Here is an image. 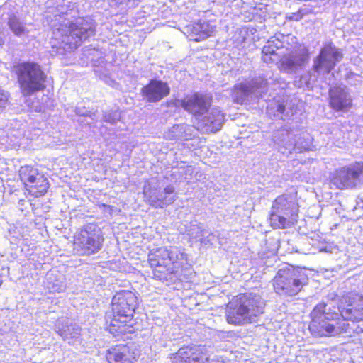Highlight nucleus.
I'll use <instances>...</instances> for the list:
<instances>
[{
    "instance_id": "28",
    "label": "nucleus",
    "mask_w": 363,
    "mask_h": 363,
    "mask_svg": "<svg viewBox=\"0 0 363 363\" xmlns=\"http://www.w3.org/2000/svg\"><path fill=\"white\" fill-rule=\"evenodd\" d=\"M190 129L186 125H176L169 130L166 137L169 140H188L186 132Z\"/></svg>"
},
{
    "instance_id": "26",
    "label": "nucleus",
    "mask_w": 363,
    "mask_h": 363,
    "mask_svg": "<svg viewBox=\"0 0 363 363\" xmlns=\"http://www.w3.org/2000/svg\"><path fill=\"white\" fill-rule=\"evenodd\" d=\"M38 170L31 166H23L19 169V176L21 182L24 184L28 189L31 184L35 183V181L40 176Z\"/></svg>"
},
{
    "instance_id": "29",
    "label": "nucleus",
    "mask_w": 363,
    "mask_h": 363,
    "mask_svg": "<svg viewBox=\"0 0 363 363\" xmlns=\"http://www.w3.org/2000/svg\"><path fill=\"white\" fill-rule=\"evenodd\" d=\"M163 252L164 256H167V268L172 267V265L184 259V254L176 247H165Z\"/></svg>"
},
{
    "instance_id": "34",
    "label": "nucleus",
    "mask_w": 363,
    "mask_h": 363,
    "mask_svg": "<svg viewBox=\"0 0 363 363\" xmlns=\"http://www.w3.org/2000/svg\"><path fill=\"white\" fill-rule=\"evenodd\" d=\"M112 1L115 2L116 4H126L128 5L129 4H131L130 6H135L137 4L135 2L140 1L141 0H111Z\"/></svg>"
},
{
    "instance_id": "3",
    "label": "nucleus",
    "mask_w": 363,
    "mask_h": 363,
    "mask_svg": "<svg viewBox=\"0 0 363 363\" xmlns=\"http://www.w3.org/2000/svg\"><path fill=\"white\" fill-rule=\"evenodd\" d=\"M95 23L84 19H78L75 23L64 21L53 30V38L61 44L69 45L71 50L77 48L81 43L94 35Z\"/></svg>"
},
{
    "instance_id": "8",
    "label": "nucleus",
    "mask_w": 363,
    "mask_h": 363,
    "mask_svg": "<svg viewBox=\"0 0 363 363\" xmlns=\"http://www.w3.org/2000/svg\"><path fill=\"white\" fill-rule=\"evenodd\" d=\"M103 242L100 230L95 225L88 224L75 236L74 250L79 255H90L101 250Z\"/></svg>"
},
{
    "instance_id": "13",
    "label": "nucleus",
    "mask_w": 363,
    "mask_h": 363,
    "mask_svg": "<svg viewBox=\"0 0 363 363\" xmlns=\"http://www.w3.org/2000/svg\"><path fill=\"white\" fill-rule=\"evenodd\" d=\"M280 60L281 70L294 73L301 69L308 60L307 50L301 46L294 48L287 53H283Z\"/></svg>"
},
{
    "instance_id": "6",
    "label": "nucleus",
    "mask_w": 363,
    "mask_h": 363,
    "mask_svg": "<svg viewBox=\"0 0 363 363\" xmlns=\"http://www.w3.org/2000/svg\"><path fill=\"white\" fill-rule=\"evenodd\" d=\"M298 205L293 196L282 194L273 201L269 223L274 229L291 227L297 221Z\"/></svg>"
},
{
    "instance_id": "37",
    "label": "nucleus",
    "mask_w": 363,
    "mask_h": 363,
    "mask_svg": "<svg viewBox=\"0 0 363 363\" xmlns=\"http://www.w3.org/2000/svg\"><path fill=\"white\" fill-rule=\"evenodd\" d=\"M65 289V286L63 285H60V286H53V290L54 291H56L57 292H60V291H64Z\"/></svg>"
},
{
    "instance_id": "24",
    "label": "nucleus",
    "mask_w": 363,
    "mask_h": 363,
    "mask_svg": "<svg viewBox=\"0 0 363 363\" xmlns=\"http://www.w3.org/2000/svg\"><path fill=\"white\" fill-rule=\"evenodd\" d=\"M288 36H285L283 34H276L274 36L270 38L264 46L262 48V53H271V54H280V56L283 55L282 52L279 51L284 48V44L286 41V38Z\"/></svg>"
},
{
    "instance_id": "14",
    "label": "nucleus",
    "mask_w": 363,
    "mask_h": 363,
    "mask_svg": "<svg viewBox=\"0 0 363 363\" xmlns=\"http://www.w3.org/2000/svg\"><path fill=\"white\" fill-rule=\"evenodd\" d=\"M209 359L206 349L200 346L182 347L171 357L172 363H208Z\"/></svg>"
},
{
    "instance_id": "17",
    "label": "nucleus",
    "mask_w": 363,
    "mask_h": 363,
    "mask_svg": "<svg viewBox=\"0 0 363 363\" xmlns=\"http://www.w3.org/2000/svg\"><path fill=\"white\" fill-rule=\"evenodd\" d=\"M170 87L167 82L160 79H151L141 89V94L147 102L156 103L167 96Z\"/></svg>"
},
{
    "instance_id": "7",
    "label": "nucleus",
    "mask_w": 363,
    "mask_h": 363,
    "mask_svg": "<svg viewBox=\"0 0 363 363\" xmlns=\"http://www.w3.org/2000/svg\"><path fill=\"white\" fill-rule=\"evenodd\" d=\"M307 283L308 277L304 272L289 265L279 269L273 279L275 291L289 296L296 295Z\"/></svg>"
},
{
    "instance_id": "18",
    "label": "nucleus",
    "mask_w": 363,
    "mask_h": 363,
    "mask_svg": "<svg viewBox=\"0 0 363 363\" xmlns=\"http://www.w3.org/2000/svg\"><path fill=\"white\" fill-rule=\"evenodd\" d=\"M138 352L133 346L124 344L111 347L106 352V359L108 363H134Z\"/></svg>"
},
{
    "instance_id": "23",
    "label": "nucleus",
    "mask_w": 363,
    "mask_h": 363,
    "mask_svg": "<svg viewBox=\"0 0 363 363\" xmlns=\"http://www.w3.org/2000/svg\"><path fill=\"white\" fill-rule=\"evenodd\" d=\"M145 194L149 203L155 208H164L175 201V196H166L163 191L157 189L145 190Z\"/></svg>"
},
{
    "instance_id": "9",
    "label": "nucleus",
    "mask_w": 363,
    "mask_h": 363,
    "mask_svg": "<svg viewBox=\"0 0 363 363\" xmlns=\"http://www.w3.org/2000/svg\"><path fill=\"white\" fill-rule=\"evenodd\" d=\"M333 183L340 189L360 188L363 185V162H355L340 169Z\"/></svg>"
},
{
    "instance_id": "10",
    "label": "nucleus",
    "mask_w": 363,
    "mask_h": 363,
    "mask_svg": "<svg viewBox=\"0 0 363 363\" xmlns=\"http://www.w3.org/2000/svg\"><path fill=\"white\" fill-rule=\"evenodd\" d=\"M267 80L262 77L253 79L252 81L237 83L231 90L232 100L237 104H242L250 97H261L267 91Z\"/></svg>"
},
{
    "instance_id": "15",
    "label": "nucleus",
    "mask_w": 363,
    "mask_h": 363,
    "mask_svg": "<svg viewBox=\"0 0 363 363\" xmlns=\"http://www.w3.org/2000/svg\"><path fill=\"white\" fill-rule=\"evenodd\" d=\"M225 121V114L218 108H209L199 118L198 128L203 133H214L221 129Z\"/></svg>"
},
{
    "instance_id": "2",
    "label": "nucleus",
    "mask_w": 363,
    "mask_h": 363,
    "mask_svg": "<svg viewBox=\"0 0 363 363\" xmlns=\"http://www.w3.org/2000/svg\"><path fill=\"white\" fill-rule=\"evenodd\" d=\"M265 303L259 295L255 294H241L234 302H230L226 310L227 322L240 325L256 320L263 313Z\"/></svg>"
},
{
    "instance_id": "27",
    "label": "nucleus",
    "mask_w": 363,
    "mask_h": 363,
    "mask_svg": "<svg viewBox=\"0 0 363 363\" xmlns=\"http://www.w3.org/2000/svg\"><path fill=\"white\" fill-rule=\"evenodd\" d=\"M48 188L49 183L48 179L41 174L38 176L35 183L30 184L27 190L35 197H40L45 194Z\"/></svg>"
},
{
    "instance_id": "1",
    "label": "nucleus",
    "mask_w": 363,
    "mask_h": 363,
    "mask_svg": "<svg viewBox=\"0 0 363 363\" xmlns=\"http://www.w3.org/2000/svg\"><path fill=\"white\" fill-rule=\"evenodd\" d=\"M337 296L328 295L327 303L318 304L311 313L309 330L313 335H335L348 330L349 324L345 320H363V296L349 293L344 296L341 305L335 308Z\"/></svg>"
},
{
    "instance_id": "31",
    "label": "nucleus",
    "mask_w": 363,
    "mask_h": 363,
    "mask_svg": "<svg viewBox=\"0 0 363 363\" xmlns=\"http://www.w3.org/2000/svg\"><path fill=\"white\" fill-rule=\"evenodd\" d=\"M121 113L118 110L105 112L103 115V120L111 124H116L121 120Z\"/></svg>"
},
{
    "instance_id": "30",
    "label": "nucleus",
    "mask_w": 363,
    "mask_h": 363,
    "mask_svg": "<svg viewBox=\"0 0 363 363\" xmlns=\"http://www.w3.org/2000/svg\"><path fill=\"white\" fill-rule=\"evenodd\" d=\"M195 33L199 34L202 38L208 37L213 33V29L212 26H210L206 22L196 23L194 27Z\"/></svg>"
},
{
    "instance_id": "38",
    "label": "nucleus",
    "mask_w": 363,
    "mask_h": 363,
    "mask_svg": "<svg viewBox=\"0 0 363 363\" xmlns=\"http://www.w3.org/2000/svg\"><path fill=\"white\" fill-rule=\"evenodd\" d=\"M308 76H309V74H306V75H305V76H302V77H301V79H302V80H303V81L306 82V85H307L308 86L310 85V84H311V83H310V82L308 80Z\"/></svg>"
},
{
    "instance_id": "36",
    "label": "nucleus",
    "mask_w": 363,
    "mask_h": 363,
    "mask_svg": "<svg viewBox=\"0 0 363 363\" xmlns=\"http://www.w3.org/2000/svg\"><path fill=\"white\" fill-rule=\"evenodd\" d=\"M163 191L166 196L168 194H172L174 192V187L172 185H169L164 188Z\"/></svg>"
},
{
    "instance_id": "39",
    "label": "nucleus",
    "mask_w": 363,
    "mask_h": 363,
    "mask_svg": "<svg viewBox=\"0 0 363 363\" xmlns=\"http://www.w3.org/2000/svg\"><path fill=\"white\" fill-rule=\"evenodd\" d=\"M35 111H40V108H38L36 107L35 109Z\"/></svg>"
},
{
    "instance_id": "22",
    "label": "nucleus",
    "mask_w": 363,
    "mask_h": 363,
    "mask_svg": "<svg viewBox=\"0 0 363 363\" xmlns=\"http://www.w3.org/2000/svg\"><path fill=\"white\" fill-rule=\"evenodd\" d=\"M295 135L292 130L284 127L274 132L272 139L275 143L288 150L290 153L295 150L297 144L294 138Z\"/></svg>"
},
{
    "instance_id": "11",
    "label": "nucleus",
    "mask_w": 363,
    "mask_h": 363,
    "mask_svg": "<svg viewBox=\"0 0 363 363\" xmlns=\"http://www.w3.org/2000/svg\"><path fill=\"white\" fill-rule=\"evenodd\" d=\"M342 58L343 54L340 48L333 43L326 44L313 60V69L318 74H328Z\"/></svg>"
},
{
    "instance_id": "25",
    "label": "nucleus",
    "mask_w": 363,
    "mask_h": 363,
    "mask_svg": "<svg viewBox=\"0 0 363 363\" xmlns=\"http://www.w3.org/2000/svg\"><path fill=\"white\" fill-rule=\"evenodd\" d=\"M7 25L11 32L17 37L27 35L29 33L26 22L16 14L9 15Z\"/></svg>"
},
{
    "instance_id": "35",
    "label": "nucleus",
    "mask_w": 363,
    "mask_h": 363,
    "mask_svg": "<svg viewBox=\"0 0 363 363\" xmlns=\"http://www.w3.org/2000/svg\"><path fill=\"white\" fill-rule=\"evenodd\" d=\"M76 113L79 116H91V115H89V113L90 111H88L87 110H86L85 108H81L79 107H77L76 108Z\"/></svg>"
},
{
    "instance_id": "4",
    "label": "nucleus",
    "mask_w": 363,
    "mask_h": 363,
    "mask_svg": "<svg viewBox=\"0 0 363 363\" xmlns=\"http://www.w3.org/2000/svg\"><path fill=\"white\" fill-rule=\"evenodd\" d=\"M136 301L137 297L130 291H121L113 297L111 333L123 334L127 332V323L132 320Z\"/></svg>"
},
{
    "instance_id": "32",
    "label": "nucleus",
    "mask_w": 363,
    "mask_h": 363,
    "mask_svg": "<svg viewBox=\"0 0 363 363\" xmlns=\"http://www.w3.org/2000/svg\"><path fill=\"white\" fill-rule=\"evenodd\" d=\"M206 233V230L199 225H191L189 230V235L195 238H200L204 236Z\"/></svg>"
},
{
    "instance_id": "19",
    "label": "nucleus",
    "mask_w": 363,
    "mask_h": 363,
    "mask_svg": "<svg viewBox=\"0 0 363 363\" xmlns=\"http://www.w3.org/2000/svg\"><path fill=\"white\" fill-rule=\"evenodd\" d=\"M329 95L330 106L335 111H343L352 105L351 96L345 87H332Z\"/></svg>"
},
{
    "instance_id": "20",
    "label": "nucleus",
    "mask_w": 363,
    "mask_h": 363,
    "mask_svg": "<svg viewBox=\"0 0 363 363\" xmlns=\"http://www.w3.org/2000/svg\"><path fill=\"white\" fill-rule=\"evenodd\" d=\"M55 330L64 340L78 338L81 332V328L67 318L58 319L56 321Z\"/></svg>"
},
{
    "instance_id": "16",
    "label": "nucleus",
    "mask_w": 363,
    "mask_h": 363,
    "mask_svg": "<svg viewBox=\"0 0 363 363\" xmlns=\"http://www.w3.org/2000/svg\"><path fill=\"white\" fill-rule=\"evenodd\" d=\"M163 251L165 247L157 249L148 255V262L153 269V276L159 280H167V276L174 272V267L167 268V256Z\"/></svg>"
},
{
    "instance_id": "21",
    "label": "nucleus",
    "mask_w": 363,
    "mask_h": 363,
    "mask_svg": "<svg viewBox=\"0 0 363 363\" xmlns=\"http://www.w3.org/2000/svg\"><path fill=\"white\" fill-rule=\"evenodd\" d=\"M267 113L270 117L286 120L294 114V111L287 101H272L267 106Z\"/></svg>"
},
{
    "instance_id": "5",
    "label": "nucleus",
    "mask_w": 363,
    "mask_h": 363,
    "mask_svg": "<svg viewBox=\"0 0 363 363\" xmlns=\"http://www.w3.org/2000/svg\"><path fill=\"white\" fill-rule=\"evenodd\" d=\"M13 69L23 96H28L45 89L46 75L37 63L23 62Z\"/></svg>"
},
{
    "instance_id": "12",
    "label": "nucleus",
    "mask_w": 363,
    "mask_h": 363,
    "mask_svg": "<svg viewBox=\"0 0 363 363\" xmlns=\"http://www.w3.org/2000/svg\"><path fill=\"white\" fill-rule=\"evenodd\" d=\"M212 99L211 96L199 93L188 96L183 99L177 100L178 106L192 114L197 121L210 108Z\"/></svg>"
},
{
    "instance_id": "33",
    "label": "nucleus",
    "mask_w": 363,
    "mask_h": 363,
    "mask_svg": "<svg viewBox=\"0 0 363 363\" xmlns=\"http://www.w3.org/2000/svg\"><path fill=\"white\" fill-rule=\"evenodd\" d=\"M262 60L267 64L274 63L280 61V54L262 53Z\"/></svg>"
}]
</instances>
